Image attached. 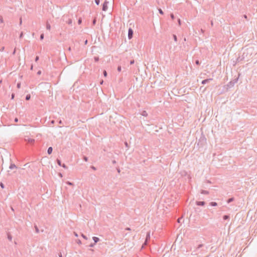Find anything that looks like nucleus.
<instances>
[{
    "mask_svg": "<svg viewBox=\"0 0 257 257\" xmlns=\"http://www.w3.org/2000/svg\"><path fill=\"white\" fill-rule=\"evenodd\" d=\"M81 236H82V237H83V238H84V239H87V236H86V235H84L83 234H81Z\"/></svg>",
    "mask_w": 257,
    "mask_h": 257,
    "instance_id": "c9c22d12",
    "label": "nucleus"
},
{
    "mask_svg": "<svg viewBox=\"0 0 257 257\" xmlns=\"http://www.w3.org/2000/svg\"><path fill=\"white\" fill-rule=\"evenodd\" d=\"M125 145L126 147H128V144L127 142H125Z\"/></svg>",
    "mask_w": 257,
    "mask_h": 257,
    "instance_id": "13d9d810",
    "label": "nucleus"
},
{
    "mask_svg": "<svg viewBox=\"0 0 257 257\" xmlns=\"http://www.w3.org/2000/svg\"><path fill=\"white\" fill-rule=\"evenodd\" d=\"M150 239V232H148L147 233V235H146V240H145L144 244H147L148 240H149Z\"/></svg>",
    "mask_w": 257,
    "mask_h": 257,
    "instance_id": "20e7f679",
    "label": "nucleus"
},
{
    "mask_svg": "<svg viewBox=\"0 0 257 257\" xmlns=\"http://www.w3.org/2000/svg\"><path fill=\"white\" fill-rule=\"evenodd\" d=\"M178 23H179V25H181V20H180V19H179L178 20Z\"/></svg>",
    "mask_w": 257,
    "mask_h": 257,
    "instance_id": "8fccbe9b",
    "label": "nucleus"
},
{
    "mask_svg": "<svg viewBox=\"0 0 257 257\" xmlns=\"http://www.w3.org/2000/svg\"><path fill=\"white\" fill-rule=\"evenodd\" d=\"M87 42H88V41H87V40H85V42H84V43H85V45H86V44H87Z\"/></svg>",
    "mask_w": 257,
    "mask_h": 257,
    "instance_id": "e2e57ef3",
    "label": "nucleus"
},
{
    "mask_svg": "<svg viewBox=\"0 0 257 257\" xmlns=\"http://www.w3.org/2000/svg\"><path fill=\"white\" fill-rule=\"evenodd\" d=\"M9 168L12 170L14 168H17V167L14 164H11Z\"/></svg>",
    "mask_w": 257,
    "mask_h": 257,
    "instance_id": "9d476101",
    "label": "nucleus"
},
{
    "mask_svg": "<svg viewBox=\"0 0 257 257\" xmlns=\"http://www.w3.org/2000/svg\"><path fill=\"white\" fill-rule=\"evenodd\" d=\"M238 80V77L234 79L233 80L230 81L227 84V86L228 88H231L232 87L234 84L237 83Z\"/></svg>",
    "mask_w": 257,
    "mask_h": 257,
    "instance_id": "f257e3e1",
    "label": "nucleus"
},
{
    "mask_svg": "<svg viewBox=\"0 0 257 257\" xmlns=\"http://www.w3.org/2000/svg\"><path fill=\"white\" fill-rule=\"evenodd\" d=\"M195 64H196V65H200V62H199V61L198 60H196L195 61Z\"/></svg>",
    "mask_w": 257,
    "mask_h": 257,
    "instance_id": "bb28decb",
    "label": "nucleus"
},
{
    "mask_svg": "<svg viewBox=\"0 0 257 257\" xmlns=\"http://www.w3.org/2000/svg\"><path fill=\"white\" fill-rule=\"evenodd\" d=\"M17 87L18 88H20V87H21V83H18L17 85Z\"/></svg>",
    "mask_w": 257,
    "mask_h": 257,
    "instance_id": "ea45409f",
    "label": "nucleus"
},
{
    "mask_svg": "<svg viewBox=\"0 0 257 257\" xmlns=\"http://www.w3.org/2000/svg\"><path fill=\"white\" fill-rule=\"evenodd\" d=\"M200 192L201 194H209V192L208 191L204 190H202Z\"/></svg>",
    "mask_w": 257,
    "mask_h": 257,
    "instance_id": "9b49d317",
    "label": "nucleus"
},
{
    "mask_svg": "<svg viewBox=\"0 0 257 257\" xmlns=\"http://www.w3.org/2000/svg\"><path fill=\"white\" fill-rule=\"evenodd\" d=\"M77 243H78V244H80V243H81V242L80 240H79V239H78V240H77Z\"/></svg>",
    "mask_w": 257,
    "mask_h": 257,
    "instance_id": "49530a36",
    "label": "nucleus"
},
{
    "mask_svg": "<svg viewBox=\"0 0 257 257\" xmlns=\"http://www.w3.org/2000/svg\"><path fill=\"white\" fill-rule=\"evenodd\" d=\"M61 166L64 168V169H67V167L66 166L65 164H63V165H61Z\"/></svg>",
    "mask_w": 257,
    "mask_h": 257,
    "instance_id": "e433bc0d",
    "label": "nucleus"
},
{
    "mask_svg": "<svg viewBox=\"0 0 257 257\" xmlns=\"http://www.w3.org/2000/svg\"><path fill=\"white\" fill-rule=\"evenodd\" d=\"M223 218L224 220H228L229 219V216L228 215H225L223 216Z\"/></svg>",
    "mask_w": 257,
    "mask_h": 257,
    "instance_id": "2eb2a0df",
    "label": "nucleus"
},
{
    "mask_svg": "<svg viewBox=\"0 0 257 257\" xmlns=\"http://www.w3.org/2000/svg\"><path fill=\"white\" fill-rule=\"evenodd\" d=\"M74 235H75V236H78V234H77V233L76 232H74Z\"/></svg>",
    "mask_w": 257,
    "mask_h": 257,
    "instance_id": "5fc2aeb1",
    "label": "nucleus"
},
{
    "mask_svg": "<svg viewBox=\"0 0 257 257\" xmlns=\"http://www.w3.org/2000/svg\"><path fill=\"white\" fill-rule=\"evenodd\" d=\"M83 159L85 162L88 161V158L87 157H86V156H83Z\"/></svg>",
    "mask_w": 257,
    "mask_h": 257,
    "instance_id": "393cba45",
    "label": "nucleus"
},
{
    "mask_svg": "<svg viewBox=\"0 0 257 257\" xmlns=\"http://www.w3.org/2000/svg\"><path fill=\"white\" fill-rule=\"evenodd\" d=\"M41 74V71L39 70V71H38L37 74L40 75Z\"/></svg>",
    "mask_w": 257,
    "mask_h": 257,
    "instance_id": "09e8293b",
    "label": "nucleus"
},
{
    "mask_svg": "<svg viewBox=\"0 0 257 257\" xmlns=\"http://www.w3.org/2000/svg\"><path fill=\"white\" fill-rule=\"evenodd\" d=\"M170 17L172 20H174L175 18V16L173 14H171L170 15Z\"/></svg>",
    "mask_w": 257,
    "mask_h": 257,
    "instance_id": "f704fd0d",
    "label": "nucleus"
},
{
    "mask_svg": "<svg viewBox=\"0 0 257 257\" xmlns=\"http://www.w3.org/2000/svg\"><path fill=\"white\" fill-rule=\"evenodd\" d=\"M39 59V56H36L35 58V61L37 62V61H38Z\"/></svg>",
    "mask_w": 257,
    "mask_h": 257,
    "instance_id": "37998d69",
    "label": "nucleus"
},
{
    "mask_svg": "<svg viewBox=\"0 0 257 257\" xmlns=\"http://www.w3.org/2000/svg\"><path fill=\"white\" fill-rule=\"evenodd\" d=\"M134 63H135V61H134V60H131V61H130V64H131V65H132V64H134Z\"/></svg>",
    "mask_w": 257,
    "mask_h": 257,
    "instance_id": "a19ab883",
    "label": "nucleus"
},
{
    "mask_svg": "<svg viewBox=\"0 0 257 257\" xmlns=\"http://www.w3.org/2000/svg\"><path fill=\"white\" fill-rule=\"evenodd\" d=\"M125 230H131V228L130 227H126L125 228Z\"/></svg>",
    "mask_w": 257,
    "mask_h": 257,
    "instance_id": "603ef678",
    "label": "nucleus"
},
{
    "mask_svg": "<svg viewBox=\"0 0 257 257\" xmlns=\"http://www.w3.org/2000/svg\"><path fill=\"white\" fill-rule=\"evenodd\" d=\"M8 238L9 240H10V241H11L12 239V236L10 234H8Z\"/></svg>",
    "mask_w": 257,
    "mask_h": 257,
    "instance_id": "412c9836",
    "label": "nucleus"
},
{
    "mask_svg": "<svg viewBox=\"0 0 257 257\" xmlns=\"http://www.w3.org/2000/svg\"><path fill=\"white\" fill-rule=\"evenodd\" d=\"M46 29L49 30L51 29V25L48 22L46 23Z\"/></svg>",
    "mask_w": 257,
    "mask_h": 257,
    "instance_id": "4468645a",
    "label": "nucleus"
},
{
    "mask_svg": "<svg viewBox=\"0 0 257 257\" xmlns=\"http://www.w3.org/2000/svg\"><path fill=\"white\" fill-rule=\"evenodd\" d=\"M117 172H118V173H120V169H119V168H117Z\"/></svg>",
    "mask_w": 257,
    "mask_h": 257,
    "instance_id": "680f3d73",
    "label": "nucleus"
},
{
    "mask_svg": "<svg viewBox=\"0 0 257 257\" xmlns=\"http://www.w3.org/2000/svg\"><path fill=\"white\" fill-rule=\"evenodd\" d=\"M0 186H1V188L3 189L5 188V185L3 183H0Z\"/></svg>",
    "mask_w": 257,
    "mask_h": 257,
    "instance_id": "72a5a7b5",
    "label": "nucleus"
},
{
    "mask_svg": "<svg viewBox=\"0 0 257 257\" xmlns=\"http://www.w3.org/2000/svg\"><path fill=\"white\" fill-rule=\"evenodd\" d=\"M108 2L106 1H105L103 3V5H102V11H107V8H108V7H107V5H108Z\"/></svg>",
    "mask_w": 257,
    "mask_h": 257,
    "instance_id": "f03ea898",
    "label": "nucleus"
},
{
    "mask_svg": "<svg viewBox=\"0 0 257 257\" xmlns=\"http://www.w3.org/2000/svg\"><path fill=\"white\" fill-rule=\"evenodd\" d=\"M56 162H57V164L60 166H61L62 164H61V160H60L59 159H57L56 160Z\"/></svg>",
    "mask_w": 257,
    "mask_h": 257,
    "instance_id": "dca6fc26",
    "label": "nucleus"
},
{
    "mask_svg": "<svg viewBox=\"0 0 257 257\" xmlns=\"http://www.w3.org/2000/svg\"><path fill=\"white\" fill-rule=\"evenodd\" d=\"M112 163L113 164H115L116 163V161L115 160L112 161Z\"/></svg>",
    "mask_w": 257,
    "mask_h": 257,
    "instance_id": "69168bd1",
    "label": "nucleus"
},
{
    "mask_svg": "<svg viewBox=\"0 0 257 257\" xmlns=\"http://www.w3.org/2000/svg\"><path fill=\"white\" fill-rule=\"evenodd\" d=\"M4 22L3 18L2 16H0V23H3Z\"/></svg>",
    "mask_w": 257,
    "mask_h": 257,
    "instance_id": "2f4dec72",
    "label": "nucleus"
},
{
    "mask_svg": "<svg viewBox=\"0 0 257 257\" xmlns=\"http://www.w3.org/2000/svg\"><path fill=\"white\" fill-rule=\"evenodd\" d=\"M210 205L212 206H216L217 205V203L215 202H211L210 203Z\"/></svg>",
    "mask_w": 257,
    "mask_h": 257,
    "instance_id": "ddd939ff",
    "label": "nucleus"
},
{
    "mask_svg": "<svg viewBox=\"0 0 257 257\" xmlns=\"http://www.w3.org/2000/svg\"><path fill=\"white\" fill-rule=\"evenodd\" d=\"M212 80V78L206 79L202 81L201 83L202 84H205L209 82L210 81Z\"/></svg>",
    "mask_w": 257,
    "mask_h": 257,
    "instance_id": "39448f33",
    "label": "nucleus"
},
{
    "mask_svg": "<svg viewBox=\"0 0 257 257\" xmlns=\"http://www.w3.org/2000/svg\"><path fill=\"white\" fill-rule=\"evenodd\" d=\"M23 36V32H21L20 35V38H22Z\"/></svg>",
    "mask_w": 257,
    "mask_h": 257,
    "instance_id": "c03bdc74",
    "label": "nucleus"
},
{
    "mask_svg": "<svg viewBox=\"0 0 257 257\" xmlns=\"http://www.w3.org/2000/svg\"><path fill=\"white\" fill-rule=\"evenodd\" d=\"M59 257H62V255L61 254V253H60L59 254Z\"/></svg>",
    "mask_w": 257,
    "mask_h": 257,
    "instance_id": "052dcab7",
    "label": "nucleus"
},
{
    "mask_svg": "<svg viewBox=\"0 0 257 257\" xmlns=\"http://www.w3.org/2000/svg\"><path fill=\"white\" fill-rule=\"evenodd\" d=\"M117 71H118V72H120V71H121V66H118L117 67Z\"/></svg>",
    "mask_w": 257,
    "mask_h": 257,
    "instance_id": "a878e982",
    "label": "nucleus"
},
{
    "mask_svg": "<svg viewBox=\"0 0 257 257\" xmlns=\"http://www.w3.org/2000/svg\"><path fill=\"white\" fill-rule=\"evenodd\" d=\"M22 23V18H21L20 19V25H21Z\"/></svg>",
    "mask_w": 257,
    "mask_h": 257,
    "instance_id": "de8ad7c7",
    "label": "nucleus"
},
{
    "mask_svg": "<svg viewBox=\"0 0 257 257\" xmlns=\"http://www.w3.org/2000/svg\"><path fill=\"white\" fill-rule=\"evenodd\" d=\"M158 11H159V13H160V14H161V15H163V14H164V12H163V11L162 10V9H158Z\"/></svg>",
    "mask_w": 257,
    "mask_h": 257,
    "instance_id": "4be33fe9",
    "label": "nucleus"
},
{
    "mask_svg": "<svg viewBox=\"0 0 257 257\" xmlns=\"http://www.w3.org/2000/svg\"><path fill=\"white\" fill-rule=\"evenodd\" d=\"M14 96H15V94H14V93H13V94H12V99H14Z\"/></svg>",
    "mask_w": 257,
    "mask_h": 257,
    "instance_id": "3c124183",
    "label": "nucleus"
},
{
    "mask_svg": "<svg viewBox=\"0 0 257 257\" xmlns=\"http://www.w3.org/2000/svg\"><path fill=\"white\" fill-rule=\"evenodd\" d=\"M234 198L233 197H231V198H229L227 200V203H230V202H232L233 200H234Z\"/></svg>",
    "mask_w": 257,
    "mask_h": 257,
    "instance_id": "f8f14e48",
    "label": "nucleus"
},
{
    "mask_svg": "<svg viewBox=\"0 0 257 257\" xmlns=\"http://www.w3.org/2000/svg\"><path fill=\"white\" fill-rule=\"evenodd\" d=\"M173 39H174V41L175 42H177V37L176 35L174 34L173 35Z\"/></svg>",
    "mask_w": 257,
    "mask_h": 257,
    "instance_id": "6ab92c4d",
    "label": "nucleus"
},
{
    "mask_svg": "<svg viewBox=\"0 0 257 257\" xmlns=\"http://www.w3.org/2000/svg\"><path fill=\"white\" fill-rule=\"evenodd\" d=\"M58 123H59V124H63L62 121L61 120H60L58 121Z\"/></svg>",
    "mask_w": 257,
    "mask_h": 257,
    "instance_id": "a18cd8bd",
    "label": "nucleus"
},
{
    "mask_svg": "<svg viewBox=\"0 0 257 257\" xmlns=\"http://www.w3.org/2000/svg\"><path fill=\"white\" fill-rule=\"evenodd\" d=\"M72 23V21L71 19H69L68 21H67V23L69 24V25H71Z\"/></svg>",
    "mask_w": 257,
    "mask_h": 257,
    "instance_id": "b1692460",
    "label": "nucleus"
},
{
    "mask_svg": "<svg viewBox=\"0 0 257 257\" xmlns=\"http://www.w3.org/2000/svg\"><path fill=\"white\" fill-rule=\"evenodd\" d=\"M94 59L95 62H98V60H99V57H95Z\"/></svg>",
    "mask_w": 257,
    "mask_h": 257,
    "instance_id": "cd10ccee",
    "label": "nucleus"
},
{
    "mask_svg": "<svg viewBox=\"0 0 257 257\" xmlns=\"http://www.w3.org/2000/svg\"><path fill=\"white\" fill-rule=\"evenodd\" d=\"M15 122H18V119L17 118H15Z\"/></svg>",
    "mask_w": 257,
    "mask_h": 257,
    "instance_id": "4d7b16f0",
    "label": "nucleus"
},
{
    "mask_svg": "<svg viewBox=\"0 0 257 257\" xmlns=\"http://www.w3.org/2000/svg\"><path fill=\"white\" fill-rule=\"evenodd\" d=\"M95 23H96V20H94L93 21V25H95Z\"/></svg>",
    "mask_w": 257,
    "mask_h": 257,
    "instance_id": "6e6d98bb",
    "label": "nucleus"
},
{
    "mask_svg": "<svg viewBox=\"0 0 257 257\" xmlns=\"http://www.w3.org/2000/svg\"><path fill=\"white\" fill-rule=\"evenodd\" d=\"M95 243H94V242L93 243H91L89 246L91 247H92L94 246V245H95Z\"/></svg>",
    "mask_w": 257,
    "mask_h": 257,
    "instance_id": "58836bf2",
    "label": "nucleus"
},
{
    "mask_svg": "<svg viewBox=\"0 0 257 257\" xmlns=\"http://www.w3.org/2000/svg\"><path fill=\"white\" fill-rule=\"evenodd\" d=\"M44 34H42L41 35H40V40H43L44 39Z\"/></svg>",
    "mask_w": 257,
    "mask_h": 257,
    "instance_id": "c85d7f7f",
    "label": "nucleus"
},
{
    "mask_svg": "<svg viewBox=\"0 0 257 257\" xmlns=\"http://www.w3.org/2000/svg\"><path fill=\"white\" fill-rule=\"evenodd\" d=\"M54 122H55V121H54V120H51V124H54Z\"/></svg>",
    "mask_w": 257,
    "mask_h": 257,
    "instance_id": "864d4df0",
    "label": "nucleus"
},
{
    "mask_svg": "<svg viewBox=\"0 0 257 257\" xmlns=\"http://www.w3.org/2000/svg\"><path fill=\"white\" fill-rule=\"evenodd\" d=\"M59 176H60L61 177H62V174H61V173H59Z\"/></svg>",
    "mask_w": 257,
    "mask_h": 257,
    "instance_id": "338daca9",
    "label": "nucleus"
},
{
    "mask_svg": "<svg viewBox=\"0 0 257 257\" xmlns=\"http://www.w3.org/2000/svg\"><path fill=\"white\" fill-rule=\"evenodd\" d=\"M52 151H53V148L52 147H50L48 148V150H47V153L49 155H50L52 152Z\"/></svg>",
    "mask_w": 257,
    "mask_h": 257,
    "instance_id": "1a4fd4ad",
    "label": "nucleus"
},
{
    "mask_svg": "<svg viewBox=\"0 0 257 257\" xmlns=\"http://www.w3.org/2000/svg\"><path fill=\"white\" fill-rule=\"evenodd\" d=\"M91 168L92 169H93V170H96V168L94 166H91Z\"/></svg>",
    "mask_w": 257,
    "mask_h": 257,
    "instance_id": "79ce46f5",
    "label": "nucleus"
},
{
    "mask_svg": "<svg viewBox=\"0 0 257 257\" xmlns=\"http://www.w3.org/2000/svg\"><path fill=\"white\" fill-rule=\"evenodd\" d=\"M182 219V218H179L178 219V222H180V220Z\"/></svg>",
    "mask_w": 257,
    "mask_h": 257,
    "instance_id": "bf43d9fd",
    "label": "nucleus"
},
{
    "mask_svg": "<svg viewBox=\"0 0 257 257\" xmlns=\"http://www.w3.org/2000/svg\"><path fill=\"white\" fill-rule=\"evenodd\" d=\"M133 33H134L133 30L131 28H130L128 31V39H131L132 38L133 36Z\"/></svg>",
    "mask_w": 257,
    "mask_h": 257,
    "instance_id": "7ed1b4c3",
    "label": "nucleus"
},
{
    "mask_svg": "<svg viewBox=\"0 0 257 257\" xmlns=\"http://www.w3.org/2000/svg\"><path fill=\"white\" fill-rule=\"evenodd\" d=\"M66 184H68V185H73V184L72 183H71L70 182H69V181L67 182Z\"/></svg>",
    "mask_w": 257,
    "mask_h": 257,
    "instance_id": "4c0bfd02",
    "label": "nucleus"
},
{
    "mask_svg": "<svg viewBox=\"0 0 257 257\" xmlns=\"http://www.w3.org/2000/svg\"><path fill=\"white\" fill-rule=\"evenodd\" d=\"M203 245L202 244H200L198 245V247L196 248V250H198L199 248H200L201 247H202Z\"/></svg>",
    "mask_w": 257,
    "mask_h": 257,
    "instance_id": "5701e85b",
    "label": "nucleus"
},
{
    "mask_svg": "<svg viewBox=\"0 0 257 257\" xmlns=\"http://www.w3.org/2000/svg\"><path fill=\"white\" fill-rule=\"evenodd\" d=\"M211 25L212 26L213 25V23L212 21H211Z\"/></svg>",
    "mask_w": 257,
    "mask_h": 257,
    "instance_id": "0e129e2a",
    "label": "nucleus"
},
{
    "mask_svg": "<svg viewBox=\"0 0 257 257\" xmlns=\"http://www.w3.org/2000/svg\"><path fill=\"white\" fill-rule=\"evenodd\" d=\"M142 115L143 116H147V112L146 111H144L143 112Z\"/></svg>",
    "mask_w": 257,
    "mask_h": 257,
    "instance_id": "473e14b6",
    "label": "nucleus"
},
{
    "mask_svg": "<svg viewBox=\"0 0 257 257\" xmlns=\"http://www.w3.org/2000/svg\"><path fill=\"white\" fill-rule=\"evenodd\" d=\"M82 23V20L81 18H79L78 21V23L79 25H80Z\"/></svg>",
    "mask_w": 257,
    "mask_h": 257,
    "instance_id": "7c9ffc66",
    "label": "nucleus"
},
{
    "mask_svg": "<svg viewBox=\"0 0 257 257\" xmlns=\"http://www.w3.org/2000/svg\"><path fill=\"white\" fill-rule=\"evenodd\" d=\"M95 3L97 5H98L100 3V0H95Z\"/></svg>",
    "mask_w": 257,
    "mask_h": 257,
    "instance_id": "c756f323",
    "label": "nucleus"
},
{
    "mask_svg": "<svg viewBox=\"0 0 257 257\" xmlns=\"http://www.w3.org/2000/svg\"><path fill=\"white\" fill-rule=\"evenodd\" d=\"M196 204L198 206H204L205 202L204 201H196Z\"/></svg>",
    "mask_w": 257,
    "mask_h": 257,
    "instance_id": "423d86ee",
    "label": "nucleus"
},
{
    "mask_svg": "<svg viewBox=\"0 0 257 257\" xmlns=\"http://www.w3.org/2000/svg\"><path fill=\"white\" fill-rule=\"evenodd\" d=\"M103 74L104 75V77H106L107 75V72L106 70H103Z\"/></svg>",
    "mask_w": 257,
    "mask_h": 257,
    "instance_id": "aec40b11",
    "label": "nucleus"
},
{
    "mask_svg": "<svg viewBox=\"0 0 257 257\" xmlns=\"http://www.w3.org/2000/svg\"><path fill=\"white\" fill-rule=\"evenodd\" d=\"M26 141H27V142L30 144H33L34 142H35V140L34 139H31V138H29L27 140H25Z\"/></svg>",
    "mask_w": 257,
    "mask_h": 257,
    "instance_id": "0eeeda50",
    "label": "nucleus"
},
{
    "mask_svg": "<svg viewBox=\"0 0 257 257\" xmlns=\"http://www.w3.org/2000/svg\"><path fill=\"white\" fill-rule=\"evenodd\" d=\"M92 239L94 241V243H96L99 241V238L97 237L94 236L93 237Z\"/></svg>",
    "mask_w": 257,
    "mask_h": 257,
    "instance_id": "6e6552de",
    "label": "nucleus"
},
{
    "mask_svg": "<svg viewBox=\"0 0 257 257\" xmlns=\"http://www.w3.org/2000/svg\"><path fill=\"white\" fill-rule=\"evenodd\" d=\"M244 18H245V19H246V18H247V16H246V15H244Z\"/></svg>",
    "mask_w": 257,
    "mask_h": 257,
    "instance_id": "774afa93",
    "label": "nucleus"
},
{
    "mask_svg": "<svg viewBox=\"0 0 257 257\" xmlns=\"http://www.w3.org/2000/svg\"><path fill=\"white\" fill-rule=\"evenodd\" d=\"M31 98V95L30 94H27L26 96V100H29Z\"/></svg>",
    "mask_w": 257,
    "mask_h": 257,
    "instance_id": "f3484780",
    "label": "nucleus"
},
{
    "mask_svg": "<svg viewBox=\"0 0 257 257\" xmlns=\"http://www.w3.org/2000/svg\"><path fill=\"white\" fill-rule=\"evenodd\" d=\"M34 227H35L36 233H39V229L38 226L36 225H35Z\"/></svg>",
    "mask_w": 257,
    "mask_h": 257,
    "instance_id": "a211bd4d",
    "label": "nucleus"
}]
</instances>
